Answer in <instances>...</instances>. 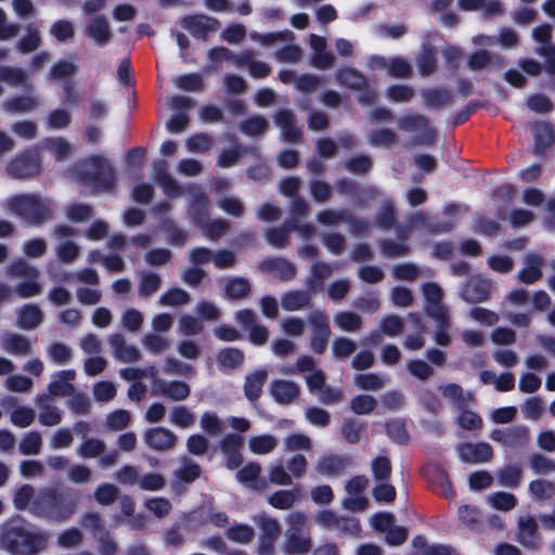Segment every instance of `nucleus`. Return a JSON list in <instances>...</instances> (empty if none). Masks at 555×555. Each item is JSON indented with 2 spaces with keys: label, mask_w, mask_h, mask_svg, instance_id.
<instances>
[{
  "label": "nucleus",
  "mask_w": 555,
  "mask_h": 555,
  "mask_svg": "<svg viewBox=\"0 0 555 555\" xmlns=\"http://www.w3.org/2000/svg\"><path fill=\"white\" fill-rule=\"evenodd\" d=\"M78 503L77 492L63 493L56 488L48 487L36 494L31 514L53 521H65L76 513Z\"/></svg>",
  "instance_id": "1"
},
{
  "label": "nucleus",
  "mask_w": 555,
  "mask_h": 555,
  "mask_svg": "<svg viewBox=\"0 0 555 555\" xmlns=\"http://www.w3.org/2000/svg\"><path fill=\"white\" fill-rule=\"evenodd\" d=\"M48 534L34 532L20 525L8 524L0 534V547L13 555H38L48 546Z\"/></svg>",
  "instance_id": "2"
},
{
  "label": "nucleus",
  "mask_w": 555,
  "mask_h": 555,
  "mask_svg": "<svg viewBox=\"0 0 555 555\" xmlns=\"http://www.w3.org/2000/svg\"><path fill=\"white\" fill-rule=\"evenodd\" d=\"M8 209L26 220L29 224L40 225L53 219V203L38 194H18L7 201Z\"/></svg>",
  "instance_id": "3"
},
{
  "label": "nucleus",
  "mask_w": 555,
  "mask_h": 555,
  "mask_svg": "<svg viewBox=\"0 0 555 555\" xmlns=\"http://www.w3.org/2000/svg\"><path fill=\"white\" fill-rule=\"evenodd\" d=\"M79 177L85 185L99 192H109L115 185V172L109 162L102 156H91L79 165Z\"/></svg>",
  "instance_id": "4"
},
{
  "label": "nucleus",
  "mask_w": 555,
  "mask_h": 555,
  "mask_svg": "<svg viewBox=\"0 0 555 555\" xmlns=\"http://www.w3.org/2000/svg\"><path fill=\"white\" fill-rule=\"evenodd\" d=\"M384 255L403 257L408 255L409 247L405 241L409 230L396 223L395 209L390 204L384 205Z\"/></svg>",
  "instance_id": "5"
},
{
  "label": "nucleus",
  "mask_w": 555,
  "mask_h": 555,
  "mask_svg": "<svg viewBox=\"0 0 555 555\" xmlns=\"http://www.w3.org/2000/svg\"><path fill=\"white\" fill-rule=\"evenodd\" d=\"M399 129L414 133L412 143L415 145H431L436 140V130L429 125L424 115H409L398 120Z\"/></svg>",
  "instance_id": "6"
},
{
  "label": "nucleus",
  "mask_w": 555,
  "mask_h": 555,
  "mask_svg": "<svg viewBox=\"0 0 555 555\" xmlns=\"http://www.w3.org/2000/svg\"><path fill=\"white\" fill-rule=\"evenodd\" d=\"M40 171V157L34 151L17 155L7 166V173L14 179H30L38 176Z\"/></svg>",
  "instance_id": "7"
},
{
  "label": "nucleus",
  "mask_w": 555,
  "mask_h": 555,
  "mask_svg": "<svg viewBox=\"0 0 555 555\" xmlns=\"http://www.w3.org/2000/svg\"><path fill=\"white\" fill-rule=\"evenodd\" d=\"M422 292L426 299V312L437 323L447 324L449 320V309L442 305L443 289L434 282L425 283Z\"/></svg>",
  "instance_id": "8"
},
{
  "label": "nucleus",
  "mask_w": 555,
  "mask_h": 555,
  "mask_svg": "<svg viewBox=\"0 0 555 555\" xmlns=\"http://www.w3.org/2000/svg\"><path fill=\"white\" fill-rule=\"evenodd\" d=\"M553 28L550 24H542L533 28L532 38L540 43L535 52L545 60V70L555 74V46L551 43Z\"/></svg>",
  "instance_id": "9"
},
{
  "label": "nucleus",
  "mask_w": 555,
  "mask_h": 555,
  "mask_svg": "<svg viewBox=\"0 0 555 555\" xmlns=\"http://www.w3.org/2000/svg\"><path fill=\"white\" fill-rule=\"evenodd\" d=\"M312 327L311 349L321 354L325 351L331 336L327 317L321 311H313L308 317Z\"/></svg>",
  "instance_id": "10"
},
{
  "label": "nucleus",
  "mask_w": 555,
  "mask_h": 555,
  "mask_svg": "<svg viewBox=\"0 0 555 555\" xmlns=\"http://www.w3.org/2000/svg\"><path fill=\"white\" fill-rule=\"evenodd\" d=\"M153 178L163 189L169 198H176L183 194V188L168 172V163L163 159H156L152 164Z\"/></svg>",
  "instance_id": "11"
},
{
  "label": "nucleus",
  "mask_w": 555,
  "mask_h": 555,
  "mask_svg": "<svg viewBox=\"0 0 555 555\" xmlns=\"http://www.w3.org/2000/svg\"><path fill=\"white\" fill-rule=\"evenodd\" d=\"M144 442L155 451L165 452L175 448L178 437L168 428L155 427L144 433Z\"/></svg>",
  "instance_id": "12"
},
{
  "label": "nucleus",
  "mask_w": 555,
  "mask_h": 555,
  "mask_svg": "<svg viewBox=\"0 0 555 555\" xmlns=\"http://www.w3.org/2000/svg\"><path fill=\"white\" fill-rule=\"evenodd\" d=\"M76 372L74 370H63L52 376V380L47 387L44 395H50L51 398H64L74 393L76 389L74 380Z\"/></svg>",
  "instance_id": "13"
},
{
  "label": "nucleus",
  "mask_w": 555,
  "mask_h": 555,
  "mask_svg": "<svg viewBox=\"0 0 555 555\" xmlns=\"http://www.w3.org/2000/svg\"><path fill=\"white\" fill-rule=\"evenodd\" d=\"M35 403L39 409L38 420L41 425L52 427L62 422L63 411L53 402L50 395H38Z\"/></svg>",
  "instance_id": "14"
},
{
  "label": "nucleus",
  "mask_w": 555,
  "mask_h": 555,
  "mask_svg": "<svg viewBox=\"0 0 555 555\" xmlns=\"http://www.w3.org/2000/svg\"><path fill=\"white\" fill-rule=\"evenodd\" d=\"M274 122L280 128L285 141L296 143L301 140L302 132L297 126V118L292 111L279 109L274 116Z\"/></svg>",
  "instance_id": "15"
},
{
  "label": "nucleus",
  "mask_w": 555,
  "mask_h": 555,
  "mask_svg": "<svg viewBox=\"0 0 555 555\" xmlns=\"http://www.w3.org/2000/svg\"><path fill=\"white\" fill-rule=\"evenodd\" d=\"M181 26L192 36L205 39L218 28V22L206 15L188 16L181 20Z\"/></svg>",
  "instance_id": "16"
},
{
  "label": "nucleus",
  "mask_w": 555,
  "mask_h": 555,
  "mask_svg": "<svg viewBox=\"0 0 555 555\" xmlns=\"http://www.w3.org/2000/svg\"><path fill=\"white\" fill-rule=\"evenodd\" d=\"M270 393L280 404H291L300 395V386L287 379H274L270 384Z\"/></svg>",
  "instance_id": "17"
},
{
  "label": "nucleus",
  "mask_w": 555,
  "mask_h": 555,
  "mask_svg": "<svg viewBox=\"0 0 555 555\" xmlns=\"http://www.w3.org/2000/svg\"><path fill=\"white\" fill-rule=\"evenodd\" d=\"M108 343L114 350L115 358L122 363H134L142 357L139 348L134 345H128L121 334L111 335Z\"/></svg>",
  "instance_id": "18"
},
{
  "label": "nucleus",
  "mask_w": 555,
  "mask_h": 555,
  "mask_svg": "<svg viewBox=\"0 0 555 555\" xmlns=\"http://www.w3.org/2000/svg\"><path fill=\"white\" fill-rule=\"evenodd\" d=\"M457 452L462 461L474 464L488 462L493 455L491 446L486 442L463 443Z\"/></svg>",
  "instance_id": "19"
},
{
  "label": "nucleus",
  "mask_w": 555,
  "mask_h": 555,
  "mask_svg": "<svg viewBox=\"0 0 555 555\" xmlns=\"http://www.w3.org/2000/svg\"><path fill=\"white\" fill-rule=\"evenodd\" d=\"M349 465V460L337 454H324L319 457L314 470L327 477L340 475Z\"/></svg>",
  "instance_id": "20"
},
{
  "label": "nucleus",
  "mask_w": 555,
  "mask_h": 555,
  "mask_svg": "<svg viewBox=\"0 0 555 555\" xmlns=\"http://www.w3.org/2000/svg\"><path fill=\"white\" fill-rule=\"evenodd\" d=\"M259 269L276 275L282 281L293 280L297 274L296 266L285 258L266 259L259 264Z\"/></svg>",
  "instance_id": "21"
},
{
  "label": "nucleus",
  "mask_w": 555,
  "mask_h": 555,
  "mask_svg": "<svg viewBox=\"0 0 555 555\" xmlns=\"http://www.w3.org/2000/svg\"><path fill=\"white\" fill-rule=\"evenodd\" d=\"M3 350L12 356L27 357L33 353V343L26 336L18 333H7L2 337Z\"/></svg>",
  "instance_id": "22"
},
{
  "label": "nucleus",
  "mask_w": 555,
  "mask_h": 555,
  "mask_svg": "<svg viewBox=\"0 0 555 555\" xmlns=\"http://www.w3.org/2000/svg\"><path fill=\"white\" fill-rule=\"evenodd\" d=\"M191 393L190 386L182 380H158L155 396H162L173 401H183Z\"/></svg>",
  "instance_id": "23"
},
{
  "label": "nucleus",
  "mask_w": 555,
  "mask_h": 555,
  "mask_svg": "<svg viewBox=\"0 0 555 555\" xmlns=\"http://www.w3.org/2000/svg\"><path fill=\"white\" fill-rule=\"evenodd\" d=\"M16 315L17 326L28 331L37 328L42 323L44 317L43 311L38 305L35 304H27L22 306L16 311Z\"/></svg>",
  "instance_id": "24"
},
{
  "label": "nucleus",
  "mask_w": 555,
  "mask_h": 555,
  "mask_svg": "<svg viewBox=\"0 0 555 555\" xmlns=\"http://www.w3.org/2000/svg\"><path fill=\"white\" fill-rule=\"evenodd\" d=\"M544 259L537 254H528L524 258V268L518 273V279L525 284H532L542 278Z\"/></svg>",
  "instance_id": "25"
},
{
  "label": "nucleus",
  "mask_w": 555,
  "mask_h": 555,
  "mask_svg": "<svg viewBox=\"0 0 555 555\" xmlns=\"http://www.w3.org/2000/svg\"><path fill=\"white\" fill-rule=\"evenodd\" d=\"M312 548L310 533H285L283 552L286 555H306Z\"/></svg>",
  "instance_id": "26"
},
{
  "label": "nucleus",
  "mask_w": 555,
  "mask_h": 555,
  "mask_svg": "<svg viewBox=\"0 0 555 555\" xmlns=\"http://www.w3.org/2000/svg\"><path fill=\"white\" fill-rule=\"evenodd\" d=\"M490 283L478 276L472 278L462 291V298L467 302H480L489 297Z\"/></svg>",
  "instance_id": "27"
},
{
  "label": "nucleus",
  "mask_w": 555,
  "mask_h": 555,
  "mask_svg": "<svg viewBox=\"0 0 555 555\" xmlns=\"http://www.w3.org/2000/svg\"><path fill=\"white\" fill-rule=\"evenodd\" d=\"M311 305V293L304 289H294L281 296V306L286 311H298L309 308Z\"/></svg>",
  "instance_id": "28"
},
{
  "label": "nucleus",
  "mask_w": 555,
  "mask_h": 555,
  "mask_svg": "<svg viewBox=\"0 0 555 555\" xmlns=\"http://www.w3.org/2000/svg\"><path fill=\"white\" fill-rule=\"evenodd\" d=\"M518 541L525 547H535L539 544L538 525L533 517L525 516L519 518Z\"/></svg>",
  "instance_id": "29"
},
{
  "label": "nucleus",
  "mask_w": 555,
  "mask_h": 555,
  "mask_svg": "<svg viewBox=\"0 0 555 555\" xmlns=\"http://www.w3.org/2000/svg\"><path fill=\"white\" fill-rule=\"evenodd\" d=\"M188 191L192 195V203L189 214L193 221L199 225L208 218L209 202L199 188L191 186Z\"/></svg>",
  "instance_id": "30"
},
{
  "label": "nucleus",
  "mask_w": 555,
  "mask_h": 555,
  "mask_svg": "<svg viewBox=\"0 0 555 555\" xmlns=\"http://www.w3.org/2000/svg\"><path fill=\"white\" fill-rule=\"evenodd\" d=\"M408 534L405 527L395 524L392 514L384 513V540L388 545L397 546L404 543Z\"/></svg>",
  "instance_id": "31"
},
{
  "label": "nucleus",
  "mask_w": 555,
  "mask_h": 555,
  "mask_svg": "<svg viewBox=\"0 0 555 555\" xmlns=\"http://www.w3.org/2000/svg\"><path fill=\"white\" fill-rule=\"evenodd\" d=\"M202 474V467L191 457L183 455L178 459V467L173 470V477L182 482L192 483Z\"/></svg>",
  "instance_id": "32"
},
{
  "label": "nucleus",
  "mask_w": 555,
  "mask_h": 555,
  "mask_svg": "<svg viewBox=\"0 0 555 555\" xmlns=\"http://www.w3.org/2000/svg\"><path fill=\"white\" fill-rule=\"evenodd\" d=\"M337 82L351 90H364L369 87L367 79L357 69L345 67L336 72Z\"/></svg>",
  "instance_id": "33"
},
{
  "label": "nucleus",
  "mask_w": 555,
  "mask_h": 555,
  "mask_svg": "<svg viewBox=\"0 0 555 555\" xmlns=\"http://www.w3.org/2000/svg\"><path fill=\"white\" fill-rule=\"evenodd\" d=\"M268 379V372L266 370H257L245 377L244 395L254 402L259 399L262 393V387Z\"/></svg>",
  "instance_id": "34"
},
{
  "label": "nucleus",
  "mask_w": 555,
  "mask_h": 555,
  "mask_svg": "<svg viewBox=\"0 0 555 555\" xmlns=\"http://www.w3.org/2000/svg\"><path fill=\"white\" fill-rule=\"evenodd\" d=\"M0 81L11 87H23L29 91L34 89L27 74L22 68L17 67L0 66Z\"/></svg>",
  "instance_id": "35"
},
{
  "label": "nucleus",
  "mask_w": 555,
  "mask_h": 555,
  "mask_svg": "<svg viewBox=\"0 0 555 555\" xmlns=\"http://www.w3.org/2000/svg\"><path fill=\"white\" fill-rule=\"evenodd\" d=\"M40 100L34 94L14 96L2 104L3 108L13 114H23L35 111L40 106Z\"/></svg>",
  "instance_id": "36"
},
{
  "label": "nucleus",
  "mask_w": 555,
  "mask_h": 555,
  "mask_svg": "<svg viewBox=\"0 0 555 555\" xmlns=\"http://www.w3.org/2000/svg\"><path fill=\"white\" fill-rule=\"evenodd\" d=\"M503 57L499 54L490 53L486 50H479L474 52L468 60V67L472 70H480L490 66L503 67Z\"/></svg>",
  "instance_id": "37"
},
{
  "label": "nucleus",
  "mask_w": 555,
  "mask_h": 555,
  "mask_svg": "<svg viewBox=\"0 0 555 555\" xmlns=\"http://www.w3.org/2000/svg\"><path fill=\"white\" fill-rule=\"evenodd\" d=\"M251 291L250 282L241 276H233L227 280L224 293L229 299L240 300L249 295Z\"/></svg>",
  "instance_id": "38"
},
{
  "label": "nucleus",
  "mask_w": 555,
  "mask_h": 555,
  "mask_svg": "<svg viewBox=\"0 0 555 555\" xmlns=\"http://www.w3.org/2000/svg\"><path fill=\"white\" fill-rule=\"evenodd\" d=\"M249 37L255 42H258L264 47H273L278 43H288L295 40V35L291 30H282L269 34L253 31Z\"/></svg>",
  "instance_id": "39"
},
{
  "label": "nucleus",
  "mask_w": 555,
  "mask_h": 555,
  "mask_svg": "<svg viewBox=\"0 0 555 555\" xmlns=\"http://www.w3.org/2000/svg\"><path fill=\"white\" fill-rule=\"evenodd\" d=\"M245 356L237 348H224L217 356L218 364L223 370H236L244 363Z\"/></svg>",
  "instance_id": "40"
},
{
  "label": "nucleus",
  "mask_w": 555,
  "mask_h": 555,
  "mask_svg": "<svg viewBox=\"0 0 555 555\" xmlns=\"http://www.w3.org/2000/svg\"><path fill=\"white\" fill-rule=\"evenodd\" d=\"M87 34L100 46L106 44L112 38V31L106 20L102 17L94 18L87 26Z\"/></svg>",
  "instance_id": "41"
},
{
  "label": "nucleus",
  "mask_w": 555,
  "mask_h": 555,
  "mask_svg": "<svg viewBox=\"0 0 555 555\" xmlns=\"http://www.w3.org/2000/svg\"><path fill=\"white\" fill-rule=\"evenodd\" d=\"M439 391L443 398L448 399L457 408L467 404L472 400L470 393L465 392L464 389L457 384L450 383L441 385L439 386Z\"/></svg>",
  "instance_id": "42"
},
{
  "label": "nucleus",
  "mask_w": 555,
  "mask_h": 555,
  "mask_svg": "<svg viewBox=\"0 0 555 555\" xmlns=\"http://www.w3.org/2000/svg\"><path fill=\"white\" fill-rule=\"evenodd\" d=\"M162 286V278L155 273L145 271L140 275L138 293L141 298H147L155 294Z\"/></svg>",
  "instance_id": "43"
},
{
  "label": "nucleus",
  "mask_w": 555,
  "mask_h": 555,
  "mask_svg": "<svg viewBox=\"0 0 555 555\" xmlns=\"http://www.w3.org/2000/svg\"><path fill=\"white\" fill-rule=\"evenodd\" d=\"M42 144L43 147L49 151L57 162L66 159L72 152L70 143L61 137L48 138L43 141Z\"/></svg>",
  "instance_id": "44"
},
{
  "label": "nucleus",
  "mask_w": 555,
  "mask_h": 555,
  "mask_svg": "<svg viewBox=\"0 0 555 555\" xmlns=\"http://www.w3.org/2000/svg\"><path fill=\"white\" fill-rule=\"evenodd\" d=\"M299 498L297 489L279 490L271 494L268 499L269 503L279 509H291Z\"/></svg>",
  "instance_id": "45"
},
{
  "label": "nucleus",
  "mask_w": 555,
  "mask_h": 555,
  "mask_svg": "<svg viewBox=\"0 0 555 555\" xmlns=\"http://www.w3.org/2000/svg\"><path fill=\"white\" fill-rule=\"evenodd\" d=\"M131 423L129 411L119 409L106 415L104 427L108 431H121Z\"/></svg>",
  "instance_id": "46"
},
{
  "label": "nucleus",
  "mask_w": 555,
  "mask_h": 555,
  "mask_svg": "<svg viewBox=\"0 0 555 555\" xmlns=\"http://www.w3.org/2000/svg\"><path fill=\"white\" fill-rule=\"evenodd\" d=\"M269 129V121L260 115H255L240 124V130L249 137L261 135Z\"/></svg>",
  "instance_id": "47"
},
{
  "label": "nucleus",
  "mask_w": 555,
  "mask_h": 555,
  "mask_svg": "<svg viewBox=\"0 0 555 555\" xmlns=\"http://www.w3.org/2000/svg\"><path fill=\"white\" fill-rule=\"evenodd\" d=\"M530 431L526 426H517L505 431L503 444L508 448L524 447L529 442Z\"/></svg>",
  "instance_id": "48"
},
{
  "label": "nucleus",
  "mask_w": 555,
  "mask_h": 555,
  "mask_svg": "<svg viewBox=\"0 0 555 555\" xmlns=\"http://www.w3.org/2000/svg\"><path fill=\"white\" fill-rule=\"evenodd\" d=\"M106 450V443L99 438H87L78 447L77 454L82 459L101 456Z\"/></svg>",
  "instance_id": "49"
},
{
  "label": "nucleus",
  "mask_w": 555,
  "mask_h": 555,
  "mask_svg": "<svg viewBox=\"0 0 555 555\" xmlns=\"http://www.w3.org/2000/svg\"><path fill=\"white\" fill-rule=\"evenodd\" d=\"M204 234L215 241L225 235L230 229V222L225 219L219 218L214 221H208V218L198 225Z\"/></svg>",
  "instance_id": "50"
},
{
  "label": "nucleus",
  "mask_w": 555,
  "mask_h": 555,
  "mask_svg": "<svg viewBox=\"0 0 555 555\" xmlns=\"http://www.w3.org/2000/svg\"><path fill=\"white\" fill-rule=\"evenodd\" d=\"M7 273L15 279H39V270L29 264L27 261L20 259L11 263L7 269Z\"/></svg>",
  "instance_id": "51"
},
{
  "label": "nucleus",
  "mask_w": 555,
  "mask_h": 555,
  "mask_svg": "<svg viewBox=\"0 0 555 555\" xmlns=\"http://www.w3.org/2000/svg\"><path fill=\"white\" fill-rule=\"evenodd\" d=\"M249 449L255 454H268L278 446V439L272 435L254 436L248 441Z\"/></svg>",
  "instance_id": "52"
},
{
  "label": "nucleus",
  "mask_w": 555,
  "mask_h": 555,
  "mask_svg": "<svg viewBox=\"0 0 555 555\" xmlns=\"http://www.w3.org/2000/svg\"><path fill=\"white\" fill-rule=\"evenodd\" d=\"M42 448V437L38 431L27 433L20 441L18 449L23 455H38Z\"/></svg>",
  "instance_id": "53"
},
{
  "label": "nucleus",
  "mask_w": 555,
  "mask_h": 555,
  "mask_svg": "<svg viewBox=\"0 0 555 555\" xmlns=\"http://www.w3.org/2000/svg\"><path fill=\"white\" fill-rule=\"evenodd\" d=\"M191 296L182 288H170L159 297V305L164 307H179L189 304Z\"/></svg>",
  "instance_id": "54"
},
{
  "label": "nucleus",
  "mask_w": 555,
  "mask_h": 555,
  "mask_svg": "<svg viewBox=\"0 0 555 555\" xmlns=\"http://www.w3.org/2000/svg\"><path fill=\"white\" fill-rule=\"evenodd\" d=\"M163 370L167 375H179L184 377H192L195 375V370L192 365L173 357H167L165 359Z\"/></svg>",
  "instance_id": "55"
},
{
  "label": "nucleus",
  "mask_w": 555,
  "mask_h": 555,
  "mask_svg": "<svg viewBox=\"0 0 555 555\" xmlns=\"http://www.w3.org/2000/svg\"><path fill=\"white\" fill-rule=\"evenodd\" d=\"M36 498L35 489L30 485H23L15 491L13 503L18 511H29L31 513L33 501Z\"/></svg>",
  "instance_id": "56"
},
{
  "label": "nucleus",
  "mask_w": 555,
  "mask_h": 555,
  "mask_svg": "<svg viewBox=\"0 0 555 555\" xmlns=\"http://www.w3.org/2000/svg\"><path fill=\"white\" fill-rule=\"evenodd\" d=\"M142 345L151 353L160 354L169 349L170 341L159 334L150 333L142 338Z\"/></svg>",
  "instance_id": "57"
},
{
  "label": "nucleus",
  "mask_w": 555,
  "mask_h": 555,
  "mask_svg": "<svg viewBox=\"0 0 555 555\" xmlns=\"http://www.w3.org/2000/svg\"><path fill=\"white\" fill-rule=\"evenodd\" d=\"M529 492L535 500H550L555 494V486L552 481L537 479L529 483Z\"/></svg>",
  "instance_id": "58"
},
{
  "label": "nucleus",
  "mask_w": 555,
  "mask_h": 555,
  "mask_svg": "<svg viewBox=\"0 0 555 555\" xmlns=\"http://www.w3.org/2000/svg\"><path fill=\"white\" fill-rule=\"evenodd\" d=\"M533 137L535 140V149L541 151L548 146L553 140V130L550 124L539 121L533 125Z\"/></svg>",
  "instance_id": "59"
},
{
  "label": "nucleus",
  "mask_w": 555,
  "mask_h": 555,
  "mask_svg": "<svg viewBox=\"0 0 555 555\" xmlns=\"http://www.w3.org/2000/svg\"><path fill=\"white\" fill-rule=\"evenodd\" d=\"M312 447L311 438L304 434H293L284 439V448L287 452L311 451Z\"/></svg>",
  "instance_id": "60"
},
{
  "label": "nucleus",
  "mask_w": 555,
  "mask_h": 555,
  "mask_svg": "<svg viewBox=\"0 0 555 555\" xmlns=\"http://www.w3.org/2000/svg\"><path fill=\"white\" fill-rule=\"evenodd\" d=\"M334 323L346 332H357L362 325L361 318L350 311L339 312L334 317Z\"/></svg>",
  "instance_id": "61"
},
{
  "label": "nucleus",
  "mask_w": 555,
  "mask_h": 555,
  "mask_svg": "<svg viewBox=\"0 0 555 555\" xmlns=\"http://www.w3.org/2000/svg\"><path fill=\"white\" fill-rule=\"evenodd\" d=\"M72 122V114L65 108H55L47 116V125L50 129L62 130Z\"/></svg>",
  "instance_id": "62"
},
{
  "label": "nucleus",
  "mask_w": 555,
  "mask_h": 555,
  "mask_svg": "<svg viewBox=\"0 0 555 555\" xmlns=\"http://www.w3.org/2000/svg\"><path fill=\"white\" fill-rule=\"evenodd\" d=\"M214 140L205 133H198L190 137L186 142V149L191 153L205 154L212 147Z\"/></svg>",
  "instance_id": "63"
},
{
  "label": "nucleus",
  "mask_w": 555,
  "mask_h": 555,
  "mask_svg": "<svg viewBox=\"0 0 555 555\" xmlns=\"http://www.w3.org/2000/svg\"><path fill=\"white\" fill-rule=\"evenodd\" d=\"M40 44L41 37L38 28L29 26L27 35L17 42V50L23 54H27L36 51Z\"/></svg>",
  "instance_id": "64"
}]
</instances>
